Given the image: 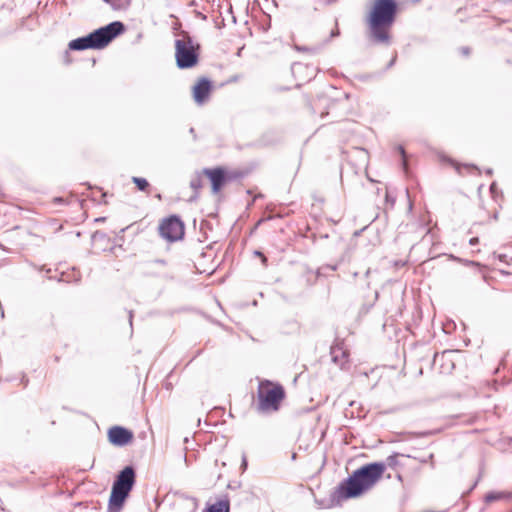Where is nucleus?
Here are the masks:
<instances>
[{"mask_svg":"<svg viewBox=\"0 0 512 512\" xmlns=\"http://www.w3.org/2000/svg\"><path fill=\"white\" fill-rule=\"evenodd\" d=\"M387 463L372 462L354 470L348 478L341 481L334 489L332 498L337 503L363 496L372 490L382 479L387 466L396 469V479L403 482L404 476L413 477L421 468V462L408 455L394 454L386 459Z\"/></svg>","mask_w":512,"mask_h":512,"instance_id":"1","label":"nucleus"},{"mask_svg":"<svg viewBox=\"0 0 512 512\" xmlns=\"http://www.w3.org/2000/svg\"><path fill=\"white\" fill-rule=\"evenodd\" d=\"M398 11L394 0H374L366 18L370 38L388 44L390 32Z\"/></svg>","mask_w":512,"mask_h":512,"instance_id":"2","label":"nucleus"},{"mask_svg":"<svg viewBox=\"0 0 512 512\" xmlns=\"http://www.w3.org/2000/svg\"><path fill=\"white\" fill-rule=\"evenodd\" d=\"M124 29L121 22H113L101 27L85 37L69 42L70 50L103 49Z\"/></svg>","mask_w":512,"mask_h":512,"instance_id":"3","label":"nucleus"},{"mask_svg":"<svg viewBox=\"0 0 512 512\" xmlns=\"http://www.w3.org/2000/svg\"><path fill=\"white\" fill-rule=\"evenodd\" d=\"M285 397L286 392L281 384L262 380L257 388V410L261 413L277 412Z\"/></svg>","mask_w":512,"mask_h":512,"instance_id":"4","label":"nucleus"},{"mask_svg":"<svg viewBox=\"0 0 512 512\" xmlns=\"http://www.w3.org/2000/svg\"><path fill=\"white\" fill-rule=\"evenodd\" d=\"M201 175L208 180L211 193L220 196L229 183L243 178L244 172L228 166H215L202 169Z\"/></svg>","mask_w":512,"mask_h":512,"instance_id":"5","label":"nucleus"},{"mask_svg":"<svg viewBox=\"0 0 512 512\" xmlns=\"http://www.w3.org/2000/svg\"><path fill=\"white\" fill-rule=\"evenodd\" d=\"M135 484V471L131 466L125 467L116 477L109 498V509L119 510Z\"/></svg>","mask_w":512,"mask_h":512,"instance_id":"6","label":"nucleus"},{"mask_svg":"<svg viewBox=\"0 0 512 512\" xmlns=\"http://www.w3.org/2000/svg\"><path fill=\"white\" fill-rule=\"evenodd\" d=\"M175 57L180 68H191L198 63V54L191 38L187 35L175 42Z\"/></svg>","mask_w":512,"mask_h":512,"instance_id":"7","label":"nucleus"},{"mask_svg":"<svg viewBox=\"0 0 512 512\" xmlns=\"http://www.w3.org/2000/svg\"><path fill=\"white\" fill-rule=\"evenodd\" d=\"M159 233L168 242H175L183 238L185 226L179 217L172 215L161 221Z\"/></svg>","mask_w":512,"mask_h":512,"instance_id":"8","label":"nucleus"},{"mask_svg":"<svg viewBox=\"0 0 512 512\" xmlns=\"http://www.w3.org/2000/svg\"><path fill=\"white\" fill-rule=\"evenodd\" d=\"M108 440L115 446H125L132 442L134 434L131 430L122 426H112L107 432Z\"/></svg>","mask_w":512,"mask_h":512,"instance_id":"9","label":"nucleus"},{"mask_svg":"<svg viewBox=\"0 0 512 512\" xmlns=\"http://www.w3.org/2000/svg\"><path fill=\"white\" fill-rule=\"evenodd\" d=\"M212 84L207 78H199L192 88V95L199 105L204 104L210 96Z\"/></svg>","mask_w":512,"mask_h":512,"instance_id":"10","label":"nucleus"},{"mask_svg":"<svg viewBox=\"0 0 512 512\" xmlns=\"http://www.w3.org/2000/svg\"><path fill=\"white\" fill-rule=\"evenodd\" d=\"M349 350L344 342H337L331 347V356L333 361L341 368H344L349 361Z\"/></svg>","mask_w":512,"mask_h":512,"instance_id":"11","label":"nucleus"},{"mask_svg":"<svg viewBox=\"0 0 512 512\" xmlns=\"http://www.w3.org/2000/svg\"><path fill=\"white\" fill-rule=\"evenodd\" d=\"M435 362L440 363L441 372L450 373L455 368L452 358V351H444L440 355H435Z\"/></svg>","mask_w":512,"mask_h":512,"instance_id":"12","label":"nucleus"},{"mask_svg":"<svg viewBox=\"0 0 512 512\" xmlns=\"http://www.w3.org/2000/svg\"><path fill=\"white\" fill-rule=\"evenodd\" d=\"M204 512H230V499L227 495L218 498L208 505Z\"/></svg>","mask_w":512,"mask_h":512,"instance_id":"13","label":"nucleus"},{"mask_svg":"<svg viewBox=\"0 0 512 512\" xmlns=\"http://www.w3.org/2000/svg\"><path fill=\"white\" fill-rule=\"evenodd\" d=\"M511 495L512 494L509 493V492H491V493H488L485 496V501L487 503H491L493 501H497V500H500V499L510 498Z\"/></svg>","mask_w":512,"mask_h":512,"instance_id":"14","label":"nucleus"},{"mask_svg":"<svg viewBox=\"0 0 512 512\" xmlns=\"http://www.w3.org/2000/svg\"><path fill=\"white\" fill-rule=\"evenodd\" d=\"M132 181L140 191H147L150 187L149 182L145 178L133 177Z\"/></svg>","mask_w":512,"mask_h":512,"instance_id":"15","label":"nucleus"},{"mask_svg":"<svg viewBox=\"0 0 512 512\" xmlns=\"http://www.w3.org/2000/svg\"><path fill=\"white\" fill-rule=\"evenodd\" d=\"M202 178H204L202 175H201V171L199 172V174L197 175L196 178H194L192 181H191V187L195 190V191H198L200 190L202 187H203V184H202Z\"/></svg>","mask_w":512,"mask_h":512,"instance_id":"16","label":"nucleus"},{"mask_svg":"<svg viewBox=\"0 0 512 512\" xmlns=\"http://www.w3.org/2000/svg\"><path fill=\"white\" fill-rule=\"evenodd\" d=\"M254 254H255V256L259 257V259L261 260V262L264 266H267V258L262 252L255 251Z\"/></svg>","mask_w":512,"mask_h":512,"instance_id":"17","label":"nucleus"},{"mask_svg":"<svg viewBox=\"0 0 512 512\" xmlns=\"http://www.w3.org/2000/svg\"><path fill=\"white\" fill-rule=\"evenodd\" d=\"M469 243H470V245H472V246H474V245L478 244V243H479V239H478V237H472V238L469 240Z\"/></svg>","mask_w":512,"mask_h":512,"instance_id":"18","label":"nucleus"},{"mask_svg":"<svg viewBox=\"0 0 512 512\" xmlns=\"http://www.w3.org/2000/svg\"><path fill=\"white\" fill-rule=\"evenodd\" d=\"M399 151H400L401 155L404 158L405 157V151H404L403 147H399Z\"/></svg>","mask_w":512,"mask_h":512,"instance_id":"19","label":"nucleus"},{"mask_svg":"<svg viewBox=\"0 0 512 512\" xmlns=\"http://www.w3.org/2000/svg\"><path fill=\"white\" fill-rule=\"evenodd\" d=\"M53 201L56 203V202H62L63 200L61 198H54Z\"/></svg>","mask_w":512,"mask_h":512,"instance_id":"20","label":"nucleus"},{"mask_svg":"<svg viewBox=\"0 0 512 512\" xmlns=\"http://www.w3.org/2000/svg\"><path fill=\"white\" fill-rule=\"evenodd\" d=\"M104 1H105V2H107V3H109V2H111L112 0H104Z\"/></svg>","mask_w":512,"mask_h":512,"instance_id":"21","label":"nucleus"}]
</instances>
